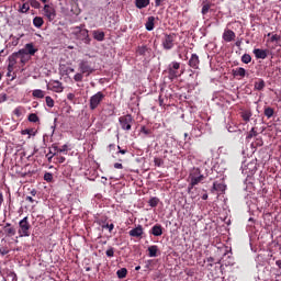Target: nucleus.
I'll return each instance as SVG.
<instances>
[{
	"label": "nucleus",
	"instance_id": "nucleus-1",
	"mask_svg": "<svg viewBox=\"0 0 281 281\" xmlns=\"http://www.w3.org/2000/svg\"><path fill=\"white\" fill-rule=\"evenodd\" d=\"M258 170V160L250 158L243 162L241 172L246 177H254Z\"/></svg>",
	"mask_w": 281,
	"mask_h": 281
},
{
	"label": "nucleus",
	"instance_id": "nucleus-2",
	"mask_svg": "<svg viewBox=\"0 0 281 281\" xmlns=\"http://www.w3.org/2000/svg\"><path fill=\"white\" fill-rule=\"evenodd\" d=\"M203 179H205V176H203V173H201V169L193 168L189 173L190 184L188 188V192H192V188H194V186H199V183H201V181H203Z\"/></svg>",
	"mask_w": 281,
	"mask_h": 281
},
{
	"label": "nucleus",
	"instance_id": "nucleus-3",
	"mask_svg": "<svg viewBox=\"0 0 281 281\" xmlns=\"http://www.w3.org/2000/svg\"><path fill=\"white\" fill-rule=\"evenodd\" d=\"M30 221L27 220V216L22 218L20 222H19V231H18V234H19V237L20 238H27V236H30Z\"/></svg>",
	"mask_w": 281,
	"mask_h": 281
},
{
	"label": "nucleus",
	"instance_id": "nucleus-4",
	"mask_svg": "<svg viewBox=\"0 0 281 281\" xmlns=\"http://www.w3.org/2000/svg\"><path fill=\"white\" fill-rule=\"evenodd\" d=\"M15 57V60L20 63L21 67L25 66L31 60V56H29L27 52L20 49L16 53L12 54Z\"/></svg>",
	"mask_w": 281,
	"mask_h": 281
},
{
	"label": "nucleus",
	"instance_id": "nucleus-5",
	"mask_svg": "<svg viewBox=\"0 0 281 281\" xmlns=\"http://www.w3.org/2000/svg\"><path fill=\"white\" fill-rule=\"evenodd\" d=\"M119 122L123 131H131L133 126V116L131 114L123 115L119 119Z\"/></svg>",
	"mask_w": 281,
	"mask_h": 281
},
{
	"label": "nucleus",
	"instance_id": "nucleus-6",
	"mask_svg": "<svg viewBox=\"0 0 281 281\" xmlns=\"http://www.w3.org/2000/svg\"><path fill=\"white\" fill-rule=\"evenodd\" d=\"M104 100V93L101 91L97 92L90 98V110L95 111L97 106H100V103Z\"/></svg>",
	"mask_w": 281,
	"mask_h": 281
},
{
	"label": "nucleus",
	"instance_id": "nucleus-7",
	"mask_svg": "<svg viewBox=\"0 0 281 281\" xmlns=\"http://www.w3.org/2000/svg\"><path fill=\"white\" fill-rule=\"evenodd\" d=\"M43 12L44 16L47 18V21L52 22L56 19V9L54 8V5L44 4Z\"/></svg>",
	"mask_w": 281,
	"mask_h": 281
},
{
	"label": "nucleus",
	"instance_id": "nucleus-8",
	"mask_svg": "<svg viewBox=\"0 0 281 281\" xmlns=\"http://www.w3.org/2000/svg\"><path fill=\"white\" fill-rule=\"evenodd\" d=\"M181 68V64L179 61H172L169 65V78L170 80H175V78H179V69Z\"/></svg>",
	"mask_w": 281,
	"mask_h": 281
},
{
	"label": "nucleus",
	"instance_id": "nucleus-9",
	"mask_svg": "<svg viewBox=\"0 0 281 281\" xmlns=\"http://www.w3.org/2000/svg\"><path fill=\"white\" fill-rule=\"evenodd\" d=\"M79 71L83 74V76H91L95 69L89 65V61L87 60H80L79 61Z\"/></svg>",
	"mask_w": 281,
	"mask_h": 281
},
{
	"label": "nucleus",
	"instance_id": "nucleus-10",
	"mask_svg": "<svg viewBox=\"0 0 281 281\" xmlns=\"http://www.w3.org/2000/svg\"><path fill=\"white\" fill-rule=\"evenodd\" d=\"M175 34H166L162 38V47L164 49H172L175 47Z\"/></svg>",
	"mask_w": 281,
	"mask_h": 281
},
{
	"label": "nucleus",
	"instance_id": "nucleus-11",
	"mask_svg": "<svg viewBox=\"0 0 281 281\" xmlns=\"http://www.w3.org/2000/svg\"><path fill=\"white\" fill-rule=\"evenodd\" d=\"M49 87L52 91H55V93H63L64 91V87H63V82L58 81V80H53L49 82Z\"/></svg>",
	"mask_w": 281,
	"mask_h": 281
},
{
	"label": "nucleus",
	"instance_id": "nucleus-12",
	"mask_svg": "<svg viewBox=\"0 0 281 281\" xmlns=\"http://www.w3.org/2000/svg\"><path fill=\"white\" fill-rule=\"evenodd\" d=\"M22 52H26L29 56L32 58L36 52H38V48L34 47L33 43H27L25 44L24 48H22Z\"/></svg>",
	"mask_w": 281,
	"mask_h": 281
},
{
	"label": "nucleus",
	"instance_id": "nucleus-13",
	"mask_svg": "<svg viewBox=\"0 0 281 281\" xmlns=\"http://www.w3.org/2000/svg\"><path fill=\"white\" fill-rule=\"evenodd\" d=\"M79 38L86 45H89V43H91V37H89V31L87 29H82V30L79 31Z\"/></svg>",
	"mask_w": 281,
	"mask_h": 281
},
{
	"label": "nucleus",
	"instance_id": "nucleus-14",
	"mask_svg": "<svg viewBox=\"0 0 281 281\" xmlns=\"http://www.w3.org/2000/svg\"><path fill=\"white\" fill-rule=\"evenodd\" d=\"M74 71H76V69L63 64V65H59V74L61 76H67L69 77L70 74H74Z\"/></svg>",
	"mask_w": 281,
	"mask_h": 281
},
{
	"label": "nucleus",
	"instance_id": "nucleus-15",
	"mask_svg": "<svg viewBox=\"0 0 281 281\" xmlns=\"http://www.w3.org/2000/svg\"><path fill=\"white\" fill-rule=\"evenodd\" d=\"M234 38H236V33H234V31H232V30L224 31L223 41H225V43H232V41H234Z\"/></svg>",
	"mask_w": 281,
	"mask_h": 281
},
{
	"label": "nucleus",
	"instance_id": "nucleus-16",
	"mask_svg": "<svg viewBox=\"0 0 281 281\" xmlns=\"http://www.w3.org/2000/svg\"><path fill=\"white\" fill-rule=\"evenodd\" d=\"M200 63L201 60H199V55L192 54L191 58L189 59V67H191L192 69H199Z\"/></svg>",
	"mask_w": 281,
	"mask_h": 281
},
{
	"label": "nucleus",
	"instance_id": "nucleus-17",
	"mask_svg": "<svg viewBox=\"0 0 281 281\" xmlns=\"http://www.w3.org/2000/svg\"><path fill=\"white\" fill-rule=\"evenodd\" d=\"M3 232H4L5 236H9V237L15 236V234H16V229L14 228V226H12L11 223H7L3 226Z\"/></svg>",
	"mask_w": 281,
	"mask_h": 281
},
{
	"label": "nucleus",
	"instance_id": "nucleus-18",
	"mask_svg": "<svg viewBox=\"0 0 281 281\" xmlns=\"http://www.w3.org/2000/svg\"><path fill=\"white\" fill-rule=\"evenodd\" d=\"M144 235V227L142 225H138L137 227L130 231V236L133 238H139V236Z\"/></svg>",
	"mask_w": 281,
	"mask_h": 281
},
{
	"label": "nucleus",
	"instance_id": "nucleus-19",
	"mask_svg": "<svg viewBox=\"0 0 281 281\" xmlns=\"http://www.w3.org/2000/svg\"><path fill=\"white\" fill-rule=\"evenodd\" d=\"M252 54L255 55L256 58L265 60V58H267L268 53L267 49H260V48H255L252 50Z\"/></svg>",
	"mask_w": 281,
	"mask_h": 281
},
{
	"label": "nucleus",
	"instance_id": "nucleus-20",
	"mask_svg": "<svg viewBox=\"0 0 281 281\" xmlns=\"http://www.w3.org/2000/svg\"><path fill=\"white\" fill-rule=\"evenodd\" d=\"M233 76L235 78H245V76H247V70L243 67H239V68H236V69H233Z\"/></svg>",
	"mask_w": 281,
	"mask_h": 281
},
{
	"label": "nucleus",
	"instance_id": "nucleus-21",
	"mask_svg": "<svg viewBox=\"0 0 281 281\" xmlns=\"http://www.w3.org/2000/svg\"><path fill=\"white\" fill-rule=\"evenodd\" d=\"M4 281H16V273L12 272V270H7L3 273Z\"/></svg>",
	"mask_w": 281,
	"mask_h": 281
},
{
	"label": "nucleus",
	"instance_id": "nucleus-22",
	"mask_svg": "<svg viewBox=\"0 0 281 281\" xmlns=\"http://www.w3.org/2000/svg\"><path fill=\"white\" fill-rule=\"evenodd\" d=\"M135 5L138 10H144L150 5V0H135Z\"/></svg>",
	"mask_w": 281,
	"mask_h": 281
},
{
	"label": "nucleus",
	"instance_id": "nucleus-23",
	"mask_svg": "<svg viewBox=\"0 0 281 281\" xmlns=\"http://www.w3.org/2000/svg\"><path fill=\"white\" fill-rule=\"evenodd\" d=\"M157 254H159V247L157 245H153L148 247L149 258H157Z\"/></svg>",
	"mask_w": 281,
	"mask_h": 281
},
{
	"label": "nucleus",
	"instance_id": "nucleus-24",
	"mask_svg": "<svg viewBox=\"0 0 281 281\" xmlns=\"http://www.w3.org/2000/svg\"><path fill=\"white\" fill-rule=\"evenodd\" d=\"M8 60V71H14V67H16V63L19 61L15 59L14 55L9 56Z\"/></svg>",
	"mask_w": 281,
	"mask_h": 281
},
{
	"label": "nucleus",
	"instance_id": "nucleus-25",
	"mask_svg": "<svg viewBox=\"0 0 281 281\" xmlns=\"http://www.w3.org/2000/svg\"><path fill=\"white\" fill-rule=\"evenodd\" d=\"M151 234L153 236H161L164 234V228L161 225L156 224L151 227Z\"/></svg>",
	"mask_w": 281,
	"mask_h": 281
},
{
	"label": "nucleus",
	"instance_id": "nucleus-26",
	"mask_svg": "<svg viewBox=\"0 0 281 281\" xmlns=\"http://www.w3.org/2000/svg\"><path fill=\"white\" fill-rule=\"evenodd\" d=\"M146 31L147 32H153L155 30V18L149 16L146 24H145Z\"/></svg>",
	"mask_w": 281,
	"mask_h": 281
},
{
	"label": "nucleus",
	"instance_id": "nucleus-27",
	"mask_svg": "<svg viewBox=\"0 0 281 281\" xmlns=\"http://www.w3.org/2000/svg\"><path fill=\"white\" fill-rule=\"evenodd\" d=\"M254 87H255L256 91H262L265 89V87H266L265 80L263 79H259V80L255 81Z\"/></svg>",
	"mask_w": 281,
	"mask_h": 281
},
{
	"label": "nucleus",
	"instance_id": "nucleus-28",
	"mask_svg": "<svg viewBox=\"0 0 281 281\" xmlns=\"http://www.w3.org/2000/svg\"><path fill=\"white\" fill-rule=\"evenodd\" d=\"M92 35L94 41H99V42L104 41V32L102 31H93Z\"/></svg>",
	"mask_w": 281,
	"mask_h": 281
},
{
	"label": "nucleus",
	"instance_id": "nucleus-29",
	"mask_svg": "<svg viewBox=\"0 0 281 281\" xmlns=\"http://www.w3.org/2000/svg\"><path fill=\"white\" fill-rule=\"evenodd\" d=\"M213 190H215L216 192H225V190H227V187L223 183L214 182Z\"/></svg>",
	"mask_w": 281,
	"mask_h": 281
},
{
	"label": "nucleus",
	"instance_id": "nucleus-30",
	"mask_svg": "<svg viewBox=\"0 0 281 281\" xmlns=\"http://www.w3.org/2000/svg\"><path fill=\"white\" fill-rule=\"evenodd\" d=\"M32 95H33V98L43 100V98H45V91H43L41 89H35V90H33Z\"/></svg>",
	"mask_w": 281,
	"mask_h": 281
},
{
	"label": "nucleus",
	"instance_id": "nucleus-31",
	"mask_svg": "<svg viewBox=\"0 0 281 281\" xmlns=\"http://www.w3.org/2000/svg\"><path fill=\"white\" fill-rule=\"evenodd\" d=\"M43 23H45V21L43 20V18L41 16H35L33 19V25L34 27H43Z\"/></svg>",
	"mask_w": 281,
	"mask_h": 281
},
{
	"label": "nucleus",
	"instance_id": "nucleus-32",
	"mask_svg": "<svg viewBox=\"0 0 281 281\" xmlns=\"http://www.w3.org/2000/svg\"><path fill=\"white\" fill-rule=\"evenodd\" d=\"M149 52L148 46L143 45V46H138L136 53L138 54V56H146V53Z\"/></svg>",
	"mask_w": 281,
	"mask_h": 281
},
{
	"label": "nucleus",
	"instance_id": "nucleus-33",
	"mask_svg": "<svg viewBox=\"0 0 281 281\" xmlns=\"http://www.w3.org/2000/svg\"><path fill=\"white\" fill-rule=\"evenodd\" d=\"M19 12H20L21 14H25V13L30 12V3H27V2L23 3V4L20 7Z\"/></svg>",
	"mask_w": 281,
	"mask_h": 281
},
{
	"label": "nucleus",
	"instance_id": "nucleus-34",
	"mask_svg": "<svg viewBox=\"0 0 281 281\" xmlns=\"http://www.w3.org/2000/svg\"><path fill=\"white\" fill-rule=\"evenodd\" d=\"M127 273H128V270H126V268H122V269L116 271V276L120 279H124Z\"/></svg>",
	"mask_w": 281,
	"mask_h": 281
},
{
	"label": "nucleus",
	"instance_id": "nucleus-35",
	"mask_svg": "<svg viewBox=\"0 0 281 281\" xmlns=\"http://www.w3.org/2000/svg\"><path fill=\"white\" fill-rule=\"evenodd\" d=\"M85 80V74L82 72H76L74 76V81L75 82H82Z\"/></svg>",
	"mask_w": 281,
	"mask_h": 281
},
{
	"label": "nucleus",
	"instance_id": "nucleus-36",
	"mask_svg": "<svg viewBox=\"0 0 281 281\" xmlns=\"http://www.w3.org/2000/svg\"><path fill=\"white\" fill-rule=\"evenodd\" d=\"M252 137H258V132L254 127L251 128V131L246 136L247 142H249V139H252Z\"/></svg>",
	"mask_w": 281,
	"mask_h": 281
},
{
	"label": "nucleus",
	"instance_id": "nucleus-37",
	"mask_svg": "<svg viewBox=\"0 0 281 281\" xmlns=\"http://www.w3.org/2000/svg\"><path fill=\"white\" fill-rule=\"evenodd\" d=\"M27 120L29 122H33V124H36V122H40L38 115H36V113L29 114Z\"/></svg>",
	"mask_w": 281,
	"mask_h": 281
},
{
	"label": "nucleus",
	"instance_id": "nucleus-38",
	"mask_svg": "<svg viewBox=\"0 0 281 281\" xmlns=\"http://www.w3.org/2000/svg\"><path fill=\"white\" fill-rule=\"evenodd\" d=\"M273 113H274V111H273L272 108H266L265 111H263V114H265L266 117H268V119L273 117Z\"/></svg>",
	"mask_w": 281,
	"mask_h": 281
},
{
	"label": "nucleus",
	"instance_id": "nucleus-39",
	"mask_svg": "<svg viewBox=\"0 0 281 281\" xmlns=\"http://www.w3.org/2000/svg\"><path fill=\"white\" fill-rule=\"evenodd\" d=\"M241 63H244L245 65H249V63H251V55L249 54H244L241 56Z\"/></svg>",
	"mask_w": 281,
	"mask_h": 281
},
{
	"label": "nucleus",
	"instance_id": "nucleus-40",
	"mask_svg": "<svg viewBox=\"0 0 281 281\" xmlns=\"http://www.w3.org/2000/svg\"><path fill=\"white\" fill-rule=\"evenodd\" d=\"M23 106H18L13 110V114L16 116V117H21V115H23Z\"/></svg>",
	"mask_w": 281,
	"mask_h": 281
},
{
	"label": "nucleus",
	"instance_id": "nucleus-41",
	"mask_svg": "<svg viewBox=\"0 0 281 281\" xmlns=\"http://www.w3.org/2000/svg\"><path fill=\"white\" fill-rule=\"evenodd\" d=\"M148 205L150 207H157V205H159V199L157 198H151L149 201H148Z\"/></svg>",
	"mask_w": 281,
	"mask_h": 281
},
{
	"label": "nucleus",
	"instance_id": "nucleus-42",
	"mask_svg": "<svg viewBox=\"0 0 281 281\" xmlns=\"http://www.w3.org/2000/svg\"><path fill=\"white\" fill-rule=\"evenodd\" d=\"M29 3L31 8H34L35 10H38V8H41V2H38V0H29Z\"/></svg>",
	"mask_w": 281,
	"mask_h": 281
},
{
	"label": "nucleus",
	"instance_id": "nucleus-43",
	"mask_svg": "<svg viewBox=\"0 0 281 281\" xmlns=\"http://www.w3.org/2000/svg\"><path fill=\"white\" fill-rule=\"evenodd\" d=\"M44 181H47V183H52L54 181V175H52V172H46L44 175Z\"/></svg>",
	"mask_w": 281,
	"mask_h": 281
},
{
	"label": "nucleus",
	"instance_id": "nucleus-44",
	"mask_svg": "<svg viewBox=\"0 0 281 281\" xmlns=\"http://www.w3.org/2000/svg\"><path fill=\"white\" fill-rule=\"evenodd\" d=\"M45 101L48 109H54V99H52V97H45Z\"/></svg>",
	"mask_w": 281,
	"mask_h": 281
},
{
	"label": "nucleus",
	"instance_id": "nucleus-45",
	"mask_svg": "<svg viewBox=\"0 0 281 281\" xmlns=\"http://www.w3.org/2000/svg\"><path fill=\"white\" fill-rule=\"evenodd\" d=\"M241 117L244 122H249V120H251V112H248V111L243 112Z\"/></svg>",
	"mask_w": 281,
	"mask_h": 281
},
{
	"label": "nucleus",
	"instance_id": "nucleus-46",
	"mask_svg": "<svg viewBox=\"0 0 281 281\" xmlns=\"http://www.w3.org/2000/svg\"><path fill=\"white\" fill-rule=\"evenodd\" d=\"M54 150H57V153H67L68 146L64 145L61 148H58L57 146H53Z\"/></svg>",
	"mask_w": 281,
	"mask_h": 281
},
{
	"label": "nucleus",
	"instance_id": "nucleus-47",
	"mask_svg": "<svg viewBox=\"0 0 281 281\" xmlns=\"http://www.w3.org/2000/svg\"><path fill=\"white\" fill-rule=\"evenodd\" d=\"M281 41V36L278 34L271 35L270 43H279Z\"/></svg>",
	"mask_w": 281,
	"mask_h": 281
},
{
	"label": "nucleus",
	"instance_id": "nucleus-48",
	"mask_svg": "<svg viewBox=\"0 0 281 281\" xmlns=\"http://www.w3.org/2000/svg\"><path fill=\"white\" fill-rule=\"evenodd\" d=\"M54 157H56V153H53L52 150L46 154V158L48 159L49 164H52V159H54Z\"/></svg>",
	"mask_w": 281,
	"mask_h": 281
},
{
	"label": "nucleus",
	"instance_id": "nucleus-49",
	"mask_svg": "<svg viewBox=\"0 0 281 281\" xmlns=\"http://www.w3.org/2000/svg\"><path fill=\"white\" fill-rule=\"evenodd\" d=\"M105 255L108 256V258H113V256H115V250L113 248H109L105 251Z\"/></svg>",
	"mask_w": 281,
	"mask_h": 281
},
{
	"label": "nucleus",
	"instance_id": "nucleus-50",
	"mask_svg": "<svg viewBox=\"0 0 281 281\" xmlns=\"http://www.w3.org/2000/svg\"><path fill=\"white\" fill-rule=\"evenodd\" d=\"M265 143L262 142L261 138H257L254 143H252V146H256V147H260L262 146Z\"/></svg>",
	"mask_w": 281,
	"mask_h": 281
},
{
	"label": "nucleus",
	"instance_id": "nucleus-51",
	"mask_svg": "<svg viewBox=\"0 0 281 281\" xmlns=\"http://www.w3.org/2000/svg\"><path fill=\"white\" fill-rule=\"evenodd\" d=\"M34 130H22L21 135H34Z\"/></svg>",
	"mask_w": 281,
	"mask_h": 281
},
{
	"label": "nucleus",
	"instance_id": "nucleus-52",
	"mask_svg": "<svg viewBox=\"0 0 281 281\" xmlns=\"http://www.w3.org/2000/svg\"><path fill=\"white\" fill-rule=\"evenodd\" d=\"M140 133H143L144 135H150V130L146 128V126H142Z\"/></svg>",
	"mask_w": 281,
	"mask_h": 281
},
{
	"label": "nucleus",
	"instance_id": "nucleus-53",
	"mask_svg": "<svg viewBox=\"0 0 281 281\" xmlns=\"http://www.w3.org/2000/svg\"><path fill=\"white\" fill-rule=\"evenodd\" d=\"M5 100H8V94L0 93V104H2V102H5Z\"/></svg>",
	"mask_w": 281,
	"mask_h": 281
},
{
	"label": "nucleus",
	"instance_id": "nucleus-54",
	"mask_svg": "<svg viewBox=\"0 0 281 281\" xmlns=\"http://www.w3.org/2000/svg\"><path fill=\"white\" fill-rule=\"evenodd\" d=\"M210 12V5L205 4L202 7V14H207Z\"/></svg>",
	"mask_w": 281,
	"mask_h": 281
},
{
	"label": "nucleus",
	"instance_id": "nucleus-55",
	"mask_svg": "<svg viewBox=\"0 0 281 281\" xmlns=\"http://www.w3.org/2000/svg\"><path fill=\"white\" fill-rule=\"evenodd\" d=\"M154 164H155V166L159 167V166H161V164H164V161L160 158H155Z\"/></svg>",
	"mask_w": 281,
	"mask_h": 281
},
{
	"label": "nucleus",
	"instance_id": "nucleus-56",
	"mask_svg": "<svg viewBox=\"0 0 281 281\" xmlns=\"http://www.w3.org/2000/svg\"><path fill=\"white\" fill-rule=\"evenodd\" d=\"M0 254L1 256H7V254H9V250L5 248H0Z\"/></svg>",
	"mask_w": 281,
	"mask_h": 281
},
{
	"label": "nucleus",
	"instance_id": "nucleus-57",
	"mask_svg": "<svg viewBox=\"0 0 281 281\" xmlns=\"http://www.w3.org/2000/svg\"><path fill=\"white\" fill-rule=\"evenodd\" d=\"M114 168H116V170H122V168H124V166L120 162L114 164Z\"/></svg>",
	"mask_w": 281,
	"mask_h": 281
},
{
	"label": "nucleus",
	"instance_id": "nucleus-58",
	"mask_svg": "<svg viewBox=\"0 0 281 281\" xmlns=\"http://www.w3.org/2000/svg\"><path fill=\"white\" fill-rule=\"evenodd\" d=\"M105 227L109 229V232H113L115 226L113 224H106Z\"/></svg>",
	"mask_w": 281,
	"mask_h": 281
},
{
	"label": "nucleus",
	"instance_id": "nucleus-59",
	"mask_svg": "<svg viewBox=\"0 0 281 281\" xmlns=\"http://www.w3.org/2000/svg\"><path fill=\"white\" fill-rule=\"evenodd\" d=\"M119 153L121 155H126L127 150L126 149H122L120 146H117Z\"/></svg>",
	"mask_w": 281,
	"mask_h": 281
},
{
	"label": "nucleus",
	"instance_id": "nucleus-60",
	"mask_svg": "<svg viewBox=\"0 0 281 281\" xmlns=\"http://www.w3.org/2000/svg\"><path fill=\"white\" fill-rule=\"evenodd\" d=\"M164 0H155V8H159Z\"/></svg>",
	"mask_w": 281,
	"mask_h": 281
},
{
	"label": "nucleus",
	"instance_id": "nucleus-61",
	"mask_svg": "<svg viewBox=\"0 0 281 281\" xmlns=\"http://www.w3.org/2000/svg\"><path fill=\"white\" fill-rule=\"evenodd\" d=\"M26 201H29V203H34V199L30 195L26 196Z\"/></svg>",
	"mask_w": 281,
	"mask_h": 281
},
{
	"label": "nucleus",
	"instance_id": "nucleus-62",
	"mask_svg": "<svg viewBox=\"0 0 281 281\" xmlns=\"http://www.w3.org/2000/svg\"><path fill=\"white\" fill-rule=\"evenodd\" d=\"M58 161H59V164H65V157H63V156L59 157V158H58Z\"/></svg>",
	"mask_w": 281,
	"mask_h": 281
},
{
	"label": "nucleus",
	"instance_id": "nucleus-63",
	"mask_svg": "<svg viewBox=\"0 0 281 281\" xmlns=\"http://www.w3.org/2000/svg\"><path fill=\"white\" fill-rule=\"evenodd\" d=\"M276 265H277V267H279V269H281V260H277Z\"/></svg>",
	"mask_w": 281,
	"mask_h": 281
},
{
	"label": "nucleus",
	"instance_id": "nucleus-64",
	"mask_svg": "<svg viewBox=\"0 0 281 281\" xmlns=\"http://www.w3.org/2000/svg\"><path fill=\"white\" fill-rule=\"evenodd\" d=\"M159 105L164 106V99H161V97H159Z\"/></svg>",
	"mask_w": 281,
	"mask_h": 281
}]
</instances>
